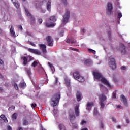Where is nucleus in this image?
<instances>
[{
    "label": "nucleus",
    "mask_w": 130,
    "mask_h": 130,
    "mask_svg": "<svg viewBox=\"0 0 130 130\" xmlns=\"http://www.w3.org/2000/svg\"><path fill=\"white\" fill-rule=\"evenodd\" d=\"M93 75L96 80H98L100 82H102V83H103L105 85H106L108 87L110 88V89H112L113 87V85H110V83L105 79L103 76H102V74L99 72V71H93Z\"/></svg>",
    "instance_id": "1"
},
{
    "label": "nucleus",
    "mask_w": 130,
    "mask_h": 130,
    "mask_svg": "<svg viewBox=\"0 0 130 130\" xmlns=\"http://www.w3.org/2000/svg\"><path fill=\"white\" fill-rule=\"evenodd\" d=\"M60 99V93L58 92L53 95L51 99V104L54 107L57 106L58 104V102H59V100Z\"/></svg>",
    "instance_id": "2"
},
{
    "label": "nucleus",
    "mask_w": 130,
    "mask_h": 130,
    "mask_svg": "<svg viewBox=\"0 0 130 130\" xmlns=\"http://www.w3.org/2000/svg\"><path fill=\"white\" fill-rule=\"evenodd\" d=\"M71 16V12H70V9L69 8H66L65 9V14L63 15V19L62 21V26H64L70 19Z\"/></svg>",
    "instance_id": "3"
},
{
    "label": "nucleus",
    "mask_w": 130,
    "mask_h": 130,
    "mask_svg": "<svg viewBox=\"0 0 130 130\" xmlns=\"http://www.w3.org/2000/svg\"><path fill=\"white\" fill-rule=\"evenodd\" d=\"M73 77L75 80L78 81V82H80L81 83H83V82L85 81V79L83 76H81L79 73V71H75L73 73Z\"/></svg>",
    "instance_id": "4"
},
{
    "label": "nucleus",
    "mask_w": 130,
    "mask_h": 130,
    "mask_svg": "<svg viewBox=\"0 0 130 130\" xmlns=\"http://www.w3.org/2000/svg\"><path fill=\"white\" fill-rule=\"evenodd\" d=\"M108 66L112 70H115L116 69V63H115V59L111 57L108 59Z\"/></svg>",
    "instance_id": "5"
},
{
    "label": "nucleus",
    "mask_w": 130,
    "mask_h": 130,
    "mask_svg": "<svg viewBox=\"0 0 130 130\" xmlns=\"http://www.w3.org/2000/svg\"><path fill=\"white\" fill-rule=\"evenodd\" d=\"M112 9H113V7L112 6V3L110 2H108L107 4V8H106V14L107 15H109L110 16L112 13Z\"/></svg>",
    "instance_id": "6"
},
{
    "label": "nucleus",
    "mask_w": 130,
    "mask_h": 130,
    "mask_svg": "<svg viewBox=\"0 0 130 130\" xmlns=\"http://www.w3.org/2000/svg\"><path fill=\"white\" fill-rule=\"evenodd\" d=\"M99 100H100V105L101 106V108L103 109L105 106V104L104 103V101L106 100V96L104 95V94H102L100 98H99Z\"/></svg>",
    "instance_id": "7"
},
{
    "label": "nucleus",
    "mask_w": 130,
    "mask_h": 130,
    "mask_svg": "<svg viewBox=\"0 0 130 130\" xmlns=\"http://www.w3.org/2000/svg\"><path fill=\"white\" fill-rule=\"evenodd\" d=\"M24 10L26 14V16H27V17H28L29 19L30 20V24L31 25H34L35 24V18L32 16L31 13H29V11L27 8H24Z\"/></svg>",
    "instance_id": "8"
},
{
    "label": "nucleus",
    "mask_w": 130,
    "mask_h": 130,
    "mask_svg": "<svg viewBox=\"0 0 130 130\" xmlns=\"http://www.w3.org/2000/svg\"><path fill=\"white\" fill-rule=\"evenodd\" d=\"M48 44V46H53V40L51 38V36H48L46 38Z\"/></svg>",
    "instance_id": "9"
},
{
    "label": "nucleus",
    "mask_w": 130,
    "mask_h": 130,
    "mask_svg": "<svg viewBox=\"0 0 130 130\" xmlns=\"http://www.w3.org/2000/svg\"><path fill=\"white\" fill-rule=\"evenodd\" d=\"M28 51H29V52H31V53H35V54H37V55H40L41 54V52L38 49L28 48Z\"/></svg>",
    "instance_id": "10"
},
{
    "label": "nucleus",
    "mask_w": 130,
    "mask_h": 130,
    "mask_svg": "<svg viewBox=\"0 0 130 130\" xmlns=\"http://www.w3.org/2000/svg\"><path fill=\"white\" fill-rule=\"evenodd\" d=\"M65 85L67 88H71V79L66 76L64 77Z\"/></svg>",
    "instance_id": "11"
},
{
    "label": "nucleus",
    "mask_w": 130,
    "mask_h": 130,
    "mask_svg": "<svg viewBox=\"0 0 130 130\" xmlns=\"http://www.w3.org/2000/svg\"><path fill=\"white\" fill-rule=\"evenodd\" d=\"M120 100L122 102V103L125 105V106H127V100H126V98L123 94H121L120 96Z\"/></svg>",
    "instance_id": "12"
},
{
    "label": "nucleus",
    "mask_w": 130,
    "mask_h": 130,
    "mask_svg": "<svg viewBox=\"0 0 130 130\" xmlns=\"http://www.w3.org/2000/svg\"><path fill=\"white\" fill-rule=\"evenodd\" d=\"M120 50L122 54H125L126 53V50L125 49V46L124 44L121 43L120 44Z\"/></svg>",
    "instance_id": "13"
},
{
    "label": "nucleus",
    "mask_w": 130,
    "mask_h": 130,
    "mask_svg": "<svg viewBox=\"0 0 130 130\" xmlns=\"http://www.w3.org/2000/svg\"><path fill=\"white\" fill-rule=\"evenodd\" d=\"M93 106H94V103L93 102H88L86 105V110H88V111H91V109H92Z\"/></svg>",
    "instance_id": "14"
},
{
    "label": "nucleus",
    "mask_w": 130,
    "mask_h": 130,
    "mask_svg": "<svg viewBox=\"0 0 130 130\" xmlns=\"http://www.w3.org/2000/svg\"><path fill=\"white\" fill-rule=\"evenodd\" d=\"M75 114L76 117L80 115V106H76L74 108Z\"/></svg>",
    "instance_id": "15"
},
{
    "label": "nucleus",
    "mask_w": 130,
    "mask_h": 130,
    "mask_svg": "<svg viewBox=\"0 0 130 130\" xmlns=\"http://www.w3.org/2000/svg\"><path fill=\"white\" fill-rule=\"evenodd\" d=\"M66 42H67V43H71L72 46H76V45H77V40H70V39H68L66 41Z\"/></svg>",
    "instance_id": "16"
},
{
    "label": "nucleus",
    "mask_w": 130,
    "mask_h": 130,
    "mask_svg": "<svg viewBox=\"0 0 130 130\" xmlns=\"http://www.w3.org/2000/svg\"><path fill=\"white\" fill-rule=\"evenodd\" d=\"M39 46L42 50V52L45 54L46 53V45L42 44H39Z\"/></svg>",
    "instance_id": "17"
},
{
    "label": "nucleus",
    "mask_w": 130,
    "mask_h": 130,
    "mask_svg": "<svg viewBox=\"0 0 130 130\" xmlns=\"http://www.w3.org/2000/svg\"><path fill=\"white\" fill-rule=\"evenodd\" d=\"M69 119L71 123H73L74 121L76 119V116H75V114L70 113L69 115Z\"/></svg>",
    "instance_id": "18"
},
{
    "label": "nucleus",
    "mask_w": 130,
    "mask_h": 130,
    "mask_svg": "<svg viewBox=\"0 0 130 130\" xmlns=\"http://www.w3.org/2000/svg\"><path fill=\"white\" fill-rule=\"evenodd\" d=\"M46 9L48 12H51V0H49L46 4Z\"/></svg>",
    "instance_id": "19"
},
{
    "label": "nucleus",
    "mask_w": 130,
    "mask_h": 130,
    "mask_svg": "<svg viewBox=\"0 0 130 130\" xmlns=\"http://www.w3.org/2000/svg\"><path fill=\"white\" fill-rule=\"evenodd\" d=\"M10 32L11 34L12 37H16V35H15V29H14V26H11L10 29Z\"/></svg>",
    "instance_id": "20"
},
{
    "label": "nucleus",
    "mask_w": 130,
    "mask_h": 130,
    "mask_svg": "<svg viewBox=\"0 0 130 130\" xmlns=\"http://www.w3.org/2000/svg\"><path fill=\"white\" fill-rule=\"evenodd\" d=\"M25 72H26V75H27L28 78H31V75H32V73H31V69H30V68H26L25 69Z\"/></svg>",
    "instance_id": "21"
},
{
    "label": "nucleus",
    "mask_w": 130,
    "mask_h": 130,
    "mask_svg": "<svg viewBox=\"0 0 130 130\" xmlns=\"http://www.w3.org/2000/svg\"><path fill=\"white\" fill-rule=\"evenodd\" d=\"M84 64H85L86 66H90L93 64V61H92L91 59L85 60L84 61Z\"/></svg>",
    "instance_id": "22"
},
{
    "label": "nucleus",
    "mask_w": 130,
    "mask_h": 130,
    "mask_svg": "<svg viewBox=\"0 0 130 130\" xmlns=\"http://www.w3.org/2000/svg\"><path fill=\"white\" fill-rule=\"evenodd\" d=\"M48 64L49 67L50 68L51 71H52V74H53L54 73V72H55V69L54 68V67L53 66V65L52 64H51L49 62H48Z\"/></svg>",
    "instance_id": "23"
},
{
    "label": "nucleus",
    "mask_w": 130,
    "mask_h": 130,
    "mask_svg": "<svg viewBox=\"0 0 130 130\" xmlns=\"http://www.w3.org/2000/svg\"><path fill=\"white\" fill-rule=\"evenodd\" d=\"M21 59L23 61L24 66H27L28 64V58H27L25 56H22L21 57Z\"/></svg>",
    "instance_id": "24"
},
{
    "label": "nucleus",
    "mask_w": 130,
    "mask_h": 130,
    "mask_svg": "<svg viewBox=\"0 0 130 130\" xmlns=\"http://www.w3.org/2000/svg\"><path fill=\"white\" fill-rule=\"evenodd\" d=\"M56 24L55 23H50L48 22H46L45 23V26L49 27H54L55 26Z\"/></svg>",
    "instance_id": "25"
},
{
    "label": "nucleus",
    "mask_w": 130,
    "mask_h": 130,
    "mask_svg": "<svg viewBox=\"0 0 130 130\" xmlns=\"http://www.w3.org/2000/svg\"><path fill=\"white\" fill-rule=\"evenodd\" d=\"M0 118H1V119H3V120H4V122H8V119H7V117L5 116V115H1L0 116Z\"/></svg>",
    "instance_id": "26"
},
{
    "label": "nucleus",
    "mask_w": 130,
    "mask_h": 130,
    "mask_svg": "<svg viewBox=\"0 0 130 130\" xmlns=\"http://www.w3.org/2000/svg\"><path fill=\"white\" fill-rule=\"evenodd\" d=\"M58 126L59 130H67L66 126H64V125H63V124H59Z\"/></svg>",
    "instance_id": "27"
},
{
    "label": "nucleus",
    "mask_w": 130,
    "mask_h": 130,
    "mask_svg": "<svg viewBox=\"0 0 130 130\" xmlns=\"http://www.w3.org/2000/svg\"><path fill=\"white\" fill-rule=\"evenodd\" d=\"M49 20V22H56V18L54 16L50 17Z\"/></svg>",
    "instance_id": "28"
},
{
    "label": "nucleus",
    "mask_w": 130,
    "mask_h": 130,
    "mask_svg": "<svg viewBox=\"0 0 130 130\" xmlns=\"http://www.w3.org/2000/svg\"><path fill=\"white\" fill-rule=\"evenodd\" d=\"M77 101H81V93L79 91L76 94Z\"/></svg>",
    "instance_id": "29"
},
{
    "label": "nucleus",
    "mask_w": 130,
    "mask_h": 130,
    "mask_svg": "<svg viewBox=\"0 0 130 130\" xmlns=\"http://www.w3.org/2000/svg\"><path fill=\"white\" fill-rule=\"evenodd\" d=\"M122 17V14L121 13V12H119L118 14V15H117V18L118 19V24L119 25V24H120V18H121Z\"/></svg>",
    "instance_id": "30"
},
{
    "label": "nucleus",
    "mask_w": 130,
    "mask_h": 130,
    "mask_svg": "<svg viewBox=\"0 0 130 130\" xmlns=\"http://www.w3.org/2000/svg\"><path fill=\"white\" fill-rule=\"evenodd\" d=\"M99 114H100L99 113V112H98L97 109L94 108L93 111V116L94 117H96V116H97Z\"/></svg>",
    "instance_id": "31"
},
{
    "label": "nucleus",
    "mask_w": 130,
    "mask_h": 130,
    "mask_svg": "<svg viewBox=\"0 0 130 130\" xmlns=\"http://www.w3.org/2000/svg\"><path fill=\"white\" fill-rule=\"evenodd\" d=\"M95 117H96V119L98 121H100V122L102 121V116L100 114H99Z\"/></svg>",
    "instance_id": "32"
},
{
    "label": "nucleus",
    "mask_w": 130,
    "mask_h": 130,
    "mask_svg": "<svg viewBox=\"0 0 130 130\" xmlns=\"http://www.w3.org/2000/svg\"><path fill=\"white\" fill-rule=\"evenodd\" d=\"M13 5L16 9H19L20 8V3L18 2V1L13 3Z\"/></svg>",
    "instance_id": "33"
},
{
    "label": "nucleus",
    "mask_w": 130,
    "mask_h": 130,
    "mask_svg": "<svg viewBox=\"0 0 130 130\" xmlns=\"http://www.w3.org/2000/svg\"><path fill=\"white\" fill-rule=\"evenodd\" d=\"M72 128H75V129H78V124L76 123L72 122Z\"/></svg>",
    "instance_id": "34"
},
{
    "label": "nucleus",
    "mask_w": 130,
    "mask_h": 130,
    "mask_svg": "<svg viewBox=\"0 0 130 130\" xmlns=\"http://www.w3.org/2000/svg\"><path fill=\"white\" fill-rule=\"evenodd\" d=\"M18 117V114L16 113H14L12 116V118L13 120H16Z\"/></svg>",
    "instance_id": "35"
},
{
    "label": "nucleus",
    "mask_w": 130,
    "mask_h": 130,
    "mask_svg": "<svg viewBox=\"0 0 130 130\" xmlns=\"http://www.w3.org/2000/svg\"><path fill=\"white\" fill-rule=\"evenodd\" d=\"M88 50L89 52H90V53H93V54H96V51L90 48H88Z\"/></svg>",
    "instance_id": "36"
},
{
    "label": "nucleus",
    "mask_w": 130,
    "mask_h": 130,
    "mask_svg": "<svg viewBox=\"0 0 130 130\" xmlns=\"http://www.w3.org/2000/svg\"><path fill=\"white\" fill-rule=\"evenodd\" d=\"M19 87L22 88H25L26 87V83L23 82L19 84Z\"/></svg>",
    "instance_id": "37"
},
{
    "label": "nucleus",
    "mask_w": 130,
    "mask_h": 130,
    "mask_svg": "<svg viewBox=\"0 0 130 130\" xmlns=\"http://www.w3.org/2000/svg\"><path fill=\"white\" fill-rule=\"evenodd\" d=\"M107 34H108V37L109 38V40H110V41H111V32H110V31H107Z\"/></svg>",
    "instance_id": "38"
},
{
    "label": "nucleus",
    "mask_w": 130,
    "mask_h": 130,
    "mask_svg": "<svg viewBox=\"0 0 130 130\" xmlns=\"http://www.w3.org/2000/svg\"><path fill=\"white\" fill-rule=\"evenodd\" d=\"M38 64V62H37V61H34L32 64H31V67H34V68H35V67H36V66H37Z\"/></svg>",
    "instance_id": "39"
},
{
    "label": "nucleus",
    "mask_w": 130,
    "mask_h": 130,
    "mask_svg": "<svg viewBox=\"0 0 130 130\" xmlns=\"http://www.w3.org/2000/svg\"><path fill=\"white\" fill-rule=\"evenodd\" d=\"M70 49H71V50H74V51H77V52H79V51H80L79 49L74 48L73 47H70Z\"/></svg>",
    "instance_id": "40"
},
{
    "label": "nucleus",
    "mask_w": 130,
    "mask_h": 130,
    "mask_svg": "<svg viewBox=\"0 0 130 130\" xmlns=\"http://www.w3.org/2000/svg\"><path fill=\"white\" fill-rule=\"evenodd\" d=\"M28 124H29V122H28V121L27 120L23 121V125H28Z\"/></svg>",
    "instance_id": "41"
},
{
    "label": "nucleus",
    "mask_w": 130,
    "mask_h": 130,
    "mask_svg": "<svg viewBox=\"0 0 130 130\" xmlns=\"http://www.w3.org/2000/svg\"><path fill=\"white\" fill-rule=\"evenodd\" d=\"M112 98H113L114 99H115V98H116V91H114L113 92Z\"/></svg>",
    "instance_id": "42"
},
{
    "label": "nucleus",
    "mask_w": 130,
    "mask_h": 130,
    "mask_svg": "<svg viewBox=\"0 0 130 130\" xmlns=\"http://www.w3.org/2000/svg\"><path fill=\"white\" fill-rule=\"evenodd\" d=\"M100 128L102 129H103L104 128V125L103 124V123L102 122H100Z\"/></svg>",
    "instance_id": "43"
},
{
    "label": "nucleus",
    "mask_w": 130,
    "mask_h": 130,
    "mask_svg": "<svg viewBox=\"0 0 130 130\" xmlns=\"http://www.w3.org/2000/svg\"><path fill=\"white\" fill-rule=\"evenodd\" d=\"M62 3H63V5L64 6H68V2H67V0H61Z\"/></svg>",
    "instance_id": "44"
},
{
    "label": "nucleus",
    "mask_w": 130,
    "mask_h": 130,
    "mask_svg": "<svg viewBox=\"0 0 130 130\" xmlns=\"http://www.w3.org/2000/svg\"><path fill=\"white\" fill-rule=\"evenodd\" d=\"M87 121L83 120L81 121V123H80L81 125H84V124H86Z\"/></svg>",
    "instance_id": "45"
},
{
    "label": "nucleus",
    "mask_w": 130,
    "mask_h": 130,
    "mask_svg": "<svg viewBox=\"0 0 130 130\" xmlns=\"http://www.w3.org/2000/svg\"><path fill=\"white\" fill-rule=\"evenodd\" d=\"M14 86L15 90H19V87H18V85H17L16 83H15Z\"/></svg>",
    "instance_id": "46"
},
{
    "label": "nucleus",
    "mask_w": 130,
    "mask_h": 130,
    "mask_svg": "<svg viewBox=\"0 0 130 130\" xmlns=\"http://www.w3.org/2000/svg\"><path fill=\"white\" fill-rule=\"evenodd\" d=\"M42 19H40L38 20V22L40 24H42Z\"/></svg>",
    "instance_id": "47"
},
{
    "label": "nucleus",
    "mask_w": 130,
    "mask_h": 130,
    "mask_svg": "<svg viewBox=\"0 0 130 130\" xmlns=\"http://www.w3.org/2000/svg\"><path fill=\"white\" fill-rule=\"evenodd\" d=\"M121 70H126V67H125V66H122V67H121Z\"/></svg>",
    "instance_id": "48"
},
{
    "label": "nucleus",
    "mask_w": 130,
    "mask_h": 130,
    "mask_svg": "<svg viewBox=\"0 0 130 130\" xmlns=\"http://www.w3.org/2000/svg\"><path fill=\"white\" fill-rule=\"evenodd\" d=\"M112 120L113 122H116V119L114 117H112Z\"/></svg>",
    "instance_id": "49"
},
{
    "label": "nucleus",
    "mask_w": 130,
    "mask_h": 130,
    "mask_svg": "<svg viewBox=\"0 0 130 130\" xmlns=\"http://www.w3.org/2000/svg\"><path fill=\"white\" fill-rule=\"evenodd\" d=\"M15 106H12L10 107L9 109H10L11 110H15Z\"/></svg>",
    "instance_id": "50"
},
{
    "label": "nucleus",
    "mask_w": 130,
    "mask_h": 130,
    "mask_svg": "<svg viewBox=\"0 0 130 130\" xmlns=\"http://www.w3.org/2000/svg\"><path fill=\"white\" fill-rule=\"evenodd\" d=\"M30 45H32V46H34L35 47H36V44H34V43L30 42Z\"/></svg>",
    "instance_id": "51"
},
{
    "label": "nucleus",
    "mask_w": 130,
    "mask_h": 130,
    "mask_svg": "<svg viewBox=\"0 0 130 130\" xmlns=\"http://www.w3.org/2000/svg\"><path fill=\"white\" fill-rule=\"evenodd\" d=\"M36 106H37V105H36V104L35 103L31 104V107H32V108H35V107H36Z\"/></svg>",
    "instance_id": "52"
},
{
    "label": "nucleus",
    "mask_w": 130,
    "mask_h": 130,
    "mask_svg": "<svg viewBox=\"0 0 130 130\" xmlns=\"http://www.w3.org/2000/svg\"><path fill=\"white\" fill-rule=\"evenodd\" d=\"M7 129H8V130H13V129H12V127H11V126H10V125H8V126H7Z\"/></svg>",
    "instance_id": "53"
},
{
    "label": "nucleus",
    "mask_w": 130,
    "mask_h": 130,
    "mask_svg": "<svg viewBox=\"0 0 130 130\" xmlns=\"http://www.w3.org/2000/svg\"><path fill=\"white\" fill-rule=\"evenodd\" d=\"M41 13H43V14H44V13L46 12V10L45 9H41Z\"/></svg>",
    "instance_id": "54"
},
{
    "label": "nucleus",
    "mask_w": 130,
    "mask_h": 130,
    "mask_svg": "<svg viewBox=\"0 0 130 130\" xmlns=\"http://www.w3.org/2000/svg\"><path fill=\"white\" fill-rule=\"evenodd\" d=\"M0 93H4V89L2 87H0Z\"/></svg>",
    "instance_id": "55"
},
{
    "label": "nucleus",
    "mask_w": 130,
    "mask_h": 130,
    "mask_svg": "<svg viewBox=\"0 0 130 130\" xmlns=\"http://www.w3.org/2000/svg\"><path fill=\"white\" fill-rule=\"evenodd\" d=\"M117 107L118 108H120V109H122V106H121V105H117Z\"/></svg>",
    "instance_id": "56"
},
{
    "label": "nucleus",
    "mask_w": 130,
    "mask_h": 130,
    "mask_svg": "<svg viewBox=\"0 0 130 130\" xmlns=\"http://www.w3.org/2000/svg\"><path fill=\"white\" fill-rule=\"evenodd\" d=\"M18 28L20 29V30H23V27H22L21 25H19L18 26Z\"/></svg>",
    "instance_id": "57"
},
{
    "label": "nucleus",
    "mask_w": 130,
    "mask_h": 130,
    "mask_svg": "<svg viewBox=\"0 0 130 130\" xmlns=\"http://www.w3.org/2000/svg\"><path fill=\"white\" fill-rule=\"evenodd\" d=\"M4 64V61L2 60H0V65L3 66Z\"/></svg>",
    "instance_id": "58"
},
{
    "label": "nucleus",
    "mask_w": 130,
    "mask_h": 130,
    "mask_svg": "<svg viewBox=\"0 0 130 130\" xmlns=\"http://www.w3.org/2000/svg\"><path fill=\"white\" fill-rule=\"evenodd\" d=\"M11 2L13 4H14V3H16V2H18L17 0H11Z\"/></svg>",
    "instance_id": "59"
},
{
    "label": "nucleus",
    "mask_w": 130,
    "mask_h": 130,
    "mask_svg": "<svg viewBox=\"0 0 130 130\" xmlns=\"http://www.w3.org/2000/svg\"><path fill=\"white\" fill-rule=\"evenodd\" d=\"M53 113H55V114H56V113H57V112H56V110H55V109H54L53 110Z\"/></svg>",
    "instance_id": "60"
},
{
    "label": "nucleus",
    "mask_w": 130,
    "mask_h": 130,
    "mask_svg": "<svg viewBox=\"0 0 130 130\" xmlns=\"http://www.w3.org/2000/svg\"><path fill=\"white\" fill-rule=\"evenodd\" d=\"M58 81V79L57 78H55V84H57V82Z\"/></svg>",
    "instance_id": "61"
},
{
    "label": "nucleus",
    "mask_w": 130,
    "mask_h": 130,
    "mask_svg": "<svg viewBox=\"0 0 130 130\" xmlns=\"http://www.w3.org/2000/svg\"><path fill=\"white\" fill-rule=\"evenodd\" d=\"M81 130H88V128H81Z\"/></svg>",
    "instance_id": "62"
},
{
    "label": "nucleus",
    "mask_w": 130,
    "mask_h": 130,
    "mask_svg": "<svg viewBox=\"0 0 130 130\" xmlns=\"http://www.w3.org/2000/svg\"><path fill=\"white\" fill-rule=\"evenodd\" d=\"M17 130H23V128H22V127H19L17 129Z\"/></svg>",
    "instance_id": "63"
},
{
    "label": "nucleus",
    "mask_w": 130,
    "mask_h": 130,
    "mask_svg": "<svg viewBox=\"0 0 130 130\" xmlns=\"http://www.w3.org/2000/svg\"><path fill=\"white\" fill-rule=\"evenodd\" d=\"M82 32H83V33H86V30L85 29H83L82 30Z\"/></svg>",
    "instance_id": "64"
}]
</instances>
